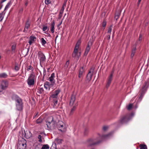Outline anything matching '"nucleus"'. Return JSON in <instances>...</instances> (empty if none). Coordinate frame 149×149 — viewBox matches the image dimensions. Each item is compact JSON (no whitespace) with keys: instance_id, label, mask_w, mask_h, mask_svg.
<instances>
[{"instance_id":"1","label":"nucleus","mask_w":149,"mask_h":149,"mask_svg":"<svg viewBox=\"0 0 149 149\" xmlns=\"http://www.w3.org/2000/svg\"><path fill=\"white\" fill-rule=\"evenodd\" d=\"M59 89H57L54 91L49 97V99L53 104L54 108H56L58 105V95L60 92Z\"/></svg>"},{"instance_id":"2","label":"nucleus","mask_w":149,"mask_h":149,"mask_svg":"<svg viewBox=\"0 0 149 149\" xmlns=\"http://www.w3.org/2000/svg\"><path fill=\"white\" fill-rule=\"evenodd\" d=\"M110 134L105 136H101L98 134V136L95 139H90L88 141V143L90 145H94L99 143L102 140V139L105 138L106 137L109 136Z\"/></svg>"},{"instance_id":"3","label":"nucleus","mask_w":149,"mask_h":149,"mask_svg":"<svg viewBox=\"0 0 149 149\" xmlns=\"http://www.w3.org/2000/svg\"><path fill=\"white\" fill-rule=\"evenodd\" d=\"M36 77L35 74L32 72L29 75L27 80L28 85L29 87L33 86L36 82Z\"/></svg>"},{"instance_id":"4","label":"nucleus","mask_w":149,"mask_h":149,"mask_svg":"<svg viewBox=\"0 0 149 149\" xmlns=\"http://www.w3.org/2000/svg\"><path fill=\"white\" fill-rule=\"evenodd\" d=\"M26 140L22 138L20 140H19L17 145V149H25L26 146Z\"/></svg>"},{"instance_id":"5","label":"nucleus","mask_w":149,"mask_h":149,"mask_svg":"<svg viewBox=\"0 0 149 149\" xmlns=\"http://www.w3.org/2000/svg\"><path fill=\"white\" fill-rule=\"evenodd\" d=\"M8 86V82L6 80H3L1 81V88L0 90V92L2 91L3 90L6 89Z\"/></svg>"},{"instance_id":"6","label":"nucleus","mask_w":149,"mask_h":149,"mask_svg":"<svg viewBox=\"0 0 149 149\" xmlns=\"http://www.w3.org/2000/svg\"><path fill=\"white\" fill-rule=\"evenodd\" d=\"M94 69V68H91L90 69L88 73L87 76V79L88 80V81H90L91 80L93 74V73Z\"/></svg>"},{"instance_id":"7","label":"nucleus","mask_w":149,"mask_h":149,"mask_svg":"<svg viewBox=\"0 0 149 149\" xmlns=\"http://www.w3.org/2000/svg\"><path fill=\"white\" fill-rule=\"evenodd\" d=\"M38 55L40 63H43L45 60L46 58L44 54L40 52L38 53Z\"/></svg>"},{"instance_id":"8","label":"nucleus","mask_w":149,"mask_h":149,"mask_svg":"<svg viewBox=\"0 0 149 149\" xmlns=\"http://www.w3.org/2000/svg\"><path fill=\"white\" fill-rule=\"evenodd\" d=\"M53 119V117L52 116H50L46 120V124L47 127L49 128H50V124L52 122Z\"/></svg>"},{"instance_id":"9","label":"nucleus","mask_w":149,"mask_h":149,"mask_svg":"<svg viewBox=\"0 0 149 149\" xmlns=\"http://www.w3.org/2000/svg\"><path fill=\"white\" fill-rule=\"evenodd\" d=\"M75 97L74 95L71 96L70 102V105L71 106H74L75 104L77 105V102H75Z\"/></svg>"},{"instance_id":"10","label":"nucleus","mask_w":149,"mask_h":149,"mask_svg":"<svg viewBox=\"0 0 149 149\" xmlns=\"http://www.w3.org/2000/svg\"><path fill=\"white\" fill-rule=\"evenodd\" d=\"M22 133L24 132V136L26 138L29 139L31 137L32 134L29 130H27L25 131L24 130H22Z\"/></svg>"},{"instance_id":"11","label":"nucleus","mask_w":149,"mask_h":149,"mask_svg":"<svg viewBox=\"0 0 149 149\" xmlns=\"http://www.w3.org/2000/svg\"><path fill=\"white\" fill-rule=\"evenodd\" d=\"M93 44L92 42L90 41L89 42L88 44V45L86 48L85 52H84V55L86 56L89 52L90 48L91 47L92 45Z\"/></svg>"},{"instance_id":"12","label":"nucleus","mask_w":149,"mask_h":149,"mask_svg":"<svg viewBox=\"0 0 149 149\" xmlns=\"http://www.w3.org/2000/svg\"><path fill=\"white\" fill-rule=\"evenodd\" d=\"M113 76V73H111L108 78L107 82V84L106 85V87L108 88L112 80V78Z\"/></svg>"},{"instance_id":"13","label":"nucleus","mask_w":149,"mask_h":149,"mask_svg":"<svg viewBox=\"0 0 149 149\" xmlns=\"http://www.w3.org/2000/svg\"><path fill=\"white\" fill-rule=\"evenodd\" d=\"M85 67L84 66L81 68L79 70V77L81 78L84 72L85 69Z\"/></svg>"},{"instance_id":"14","label":"nucleus","mask_w":149,"mask_h":149,"mask_svg":"<svg viewBox=\"0 0 149 149\" xmlns=\"http://www.w3.org/2000/svg\"><path fill=\"white\" fill-rule=\"evenodd\" d=\"M14 97L15 100L16 102V104L22 103V100L20 97L17 95H15Z\"/></svg>"},{"instance_id":"15","label":"nucleus","mask_w":149,"mask_h":149,"mask_svg":"<svg viewBox=\"0 0 149 149\" xmlns=\"http://www.w3.org/2000/svg\"><path fill=\"white\" fill-rule=\"evenodd\" d=\"M36 40V38L33 36H31L30 37V40L29 41V43L30 45H31Z\"/></svg>"},{"instance_id":"16","label":"nucleus","mask_w":149,"mask_h":149,"mask_svg":"<svg viewBox=\"0 0 149 149\" xmlns=\"http://www.w3.org/2000/svg\"><path fill=\"white\" fill-rule=\"evenodd\" d=\"M55 77V74L53 73L51 74V76L49 77V80L52 83H54L55 81L54 79Z\"/></svg>"},{"instance_id":"17","label":"nucleus","mask_w":149,"mask_h":149,"mask_svg":"<svg viewBox=\"0 0 149 149\" xmlns=\"http://www.w3.org/2000/svg\"><path fill=\"white\" fill-rule=\"evenodd\" d=\"M55 23L54 21H52L51 23V27L50 31L52 33H53L54 32V26H55Z\"/></svg>"},{"instance_id":"18","label":"nucleus","mask_w":149,"mask_h":149,"mask_svg":"<svg viewBox=\"0 0 149 149\" xmlns=\"http://www.w3.org/2000/svg\"><path fill=\"white\" fill-rule=\"evenodd\" d=\"M136 45L135 44L132 47V52L131 55V57H133L134 55L136 49Z\"/></svg>"},{"instance_id":"19","label":"nucleus","mask_w":149,"mask_h":149,"mask_svg":"<svg viewBox=\"0 0 149 149\" xmlns=\"http://www.w3.org/2000/svg\"><path fill=\"white\" fill-rule=\"evenodd\" d=\"M78 54V50L74 49L73 53L72 54V56L73 57L77 56V57H78L80 55V53H79V56L77 55Z\"/></svg>"},{"instance_id":"20","label":"nucleus","mask_w":149,"mask_h":149,"mask_svg":"<svg viewBox=\"0 0 149 149\" xmlns=\"http://www.w3.org/2000/svg\"><path fill=\"white\" fill-rule=\"evenodd\" d=\"M16 108L18 110H21L22 109V103L16 104Z\"/></svg>"},{"instance_id":"21","label":"nucleus","mask_w":149,"mask_h":149,"mask_svg":"<svg viewBox=\"0 0 149 149\" xmlns=\"http://www.w3.org/2000/svg\"><path fill=\"white\" fill-rule=\"evenodd\" d=\"M77 106V105H76L75 104L74 105V106H73V107L71 109L70 112L69 113V115H71L74 112V111L76 109V107Z\"/></svg>"},{"instance_id":"22","label":"nucleus","mask_w":149,"mask_h":149,"mask_svg":"<svg viewBox=\"0 0 149 149\" xmlns=\"http://www.w3.org/2000/svg\"><path fill=\"white\" fill-rule=\"evenodd\" d=\"M121 11L120 10L118 12H116L115 14V18L117 20L119 17L120 15Z\"/></svg>"},{"instance_id":"23","label":"nucleus","mask_w":149,"mask_h":149,"mask_svg":"<svg viewBox=\"0 0 149 149\" xmlns=\"http://www.w3.org/2000/svg\"><path fill=\"white\" fill-rule=\"evenodd\" d=\"M8 75L5 73H3L0 74V78H5L7 77Z\"/></svg>"},{"instance_id":"24","label":"nucleus","mask_w":149,"mask_h":149,"mask_svg":"<svg viewBox=\"0 0 149 149\" xmlns=\"http://www.w3.org/2000/svg\"><path fill=\"white\" fill-rule=\"evenodd\" d=\"M40 41L41 44L42 45L44 46L45 45L46 43L47 42L46 40L43 38H41L40 39Z\"/></svg>"},{"instance_id":"25","label":"nucleus","mask_w":149,"mask_h":149,"mask_svg":"<svg viewBox=\"0 0 149 149\" xmlns=\"http://www.w3.org/2000/svg\"><path fill=\"white\" fill-rule=\"evenodd\" d=\"M59 128L61 127V128L59 129V130L61 131L62 132H64L66 131V129L65 128H63V125L61 124L58 126Z\"/></svg>"},{"instance_id":"26","label":"nucleus","mask_w":149,"mask_h":149,"mask_svg":"<svg viewBox=\"0 0 149 149\" xmlns=\"http://www.w3.org/2000/svg\"><path fill=\"white\" fill-rule=\"evenodd\" d=\"M5 14L3 12H2L1 13H0V21H2L3 18Z\"/></svg>"},{"instance_id":"27","label":"nucleus","mask_w":149,"mask_h":149,"mask_svg":"<svg viewBox=\"0 0 149 149\" xmlns=\"http://www.w3.org/2000/svg\"><path fill=\"white\" fill-rule=\"evenodd\" d=\"M69 64V60L67 61L65 65L64 68L65 69H67L68 67Z\"/></svg>"},{"instance_id":"28","label":"nucleus","mask_w":149,"mask_h":149,"mask_svg":"<svg viewBox=\"0 0 149 149\" xmlns=\"http://www.w3.org/2000/svg\"><path fill=\"white\" fill-rule=\"evenodd\" d=\"M62 140L61 139H57L55 140V142L58 144L61 143H62Z\"/></svg>"},{"instance_id":"29","label":"nucleus","mask_w":149,"mask_h":149,"mask_svg":"<svg viewBox=\"0 0 149 149\" xmlns=\"http://www.w3.org/2000/svg\"><path fill=\"white\" fill-rule=\"evenodd\" d=\"M139 146L141 149H147V146L145 145L140 144Z\"/></svg>"},{"instance_id":"30","label":"nucleus","mask_w":149,"mask_h":149,"mask_svg":"<svg viewBox=\"0 0 149 149\" xmlns=\"http://www.w3.org/2000/svg\"><path fill=\"white\" fill-rule=\"evenodd\" d=\"M30 24H29L27 22L26 23L25 27L24 28V31H27V29H28V28L30 26Z\"/></svg>"},{"instance_id":"31","label":"nucleus","mask_w":149,"mask_h":149,"mask_svg":"<svg viewBox=\"0 0 149 149\" xmlns=\"http://www.w3.org/2000/svg\"><path fill=\"white\" fill-rule=\"evenodd\" d=\"M64 10V8L63 7H62L61 10L60 11V13L59 14V16L60 17H61L62 16V14L63 13Z\"/></svg>"},{"instance_id":"32","label":"nucleus","mask_w":149,"mask_h":149,"mask_svg":"<svg viewBox=\"0 0 149 149\" xmlns=\"http://www.w3.org/2000/svg\"><path fill=\"white\" fill-rule=\"evenodd\" d=\"M49 146L47 144L43 145L41 148V149H49Z\"/></svg>"},{"instance_id":"33","label":"nucleus","mask_w":149,"mask_h":149,"mask_svg":"<svg viewBox=\"0 0 149 149\" xmlns=\"http://www.w3.org/2000/svg\"><path fill=\"white\" fill-rule=\"evenodd\" d=\"M133 106V104H130L127 107V109L128 110H130L132 108Z\"/></svg>"},{"instance_id":"34","label":"nucleus","mask_w":149,"mask_h":149,"mask_svg":"<svg viewBox=\"0 0 149 149\" xmlns=\"http://www.w3.org/2000/svg\"><path fill=\"white\" fill-rule=\"evenodd\" d=\"M33 68L31 66H28L27 68V71H29V70H30L31 71H33Z\"/></svg>"},{"instance_id":"35","label":"nucleus","mask_w":149,"mask_h":149,"mask_svg":"<svg viewBox=\"0 0 149 149\" xmlns=\"http://www.w3.org/2000/svg\"><path fill=\"white\" fill-rule=\"evenodd\" d=\"M79 43H79L78 42L77 43V44L75 46L74 49L78 50V49L79 48Z\"/></svg>"},{"instance_id":"36","label":"nucleus","mask_w":149,"mask_h":149,"mask_svg":"<svg viewBox=\"0 0 149 149\" xmlns=\"http://www.w3.org/2000/svg\"><path fill=\"white\" fill-rule=\"evenodd\" d=\"M36 122L37 123H40L42 122V119L41 118H39L37 120Z\"/></svg>"},{"instance_id":"37","label":"nucleus","mask_w":149,"mask_h":149,"mask_svg":"<svg viewBox=\"0 0 149 149\" xmlns=\"http://www.w3.org/2000/svg\"><path fill=\"white\" fill-rule=\"evenodd\" d=\"M111 31H112L111 27V26H110L108 29L107 33H109L110 34H111Z\"/></svg>"},{"instance_id":"38","label":"nucleus","mask_w":149,"mask_h":149,"mask_svg":"<svg viewBox=\"0 0 149 149\" xmlns=\"http://www.w3.org/2000/svg\"><path fill=\"white\" fill-rule=\"evenodd\" d=\"M16 48V45L15 44H13L12 45L11 47V49L12 51H14L15 50Z\"/></svg>"},{"instance_id":"39","label":"nucleus","mask_w":149,"mask_h":149,"mask_svg":"<svg viewBox=\"0 0 149 149\" xmlns=\"http://www.w3.org/2000/svg\"><path fill=\"white\" fill-rule=\"evenodd\" d=\"M47 26H43L42 28V30L43 31H46L47 29Z\"/></svg>"},{"instance_id":"40","label":"nucleus","mask_w":149,"mask_h":149,"mask_svg":"<svg viewBox=\"0 0 149 149\" xmlns=\"http://www.w3.org/2000/svg\"><path fill=\"white\" fill-rule=\"evenodd\" d=\"M45 3L46 4H48L49 3H50L51 1L50 0H45Z\"/></svg>"},{"instance_id":"41","label":"nucleus","mask_w":149,"mask_h":149,"mask_svg":"<svg viewBox=\"0 0 149 149\" xmlns=\"http://www.w3.org/2000/svg\"><path fill=\"white\" fill-rule=\"evenodd\" d=\"M106 24V22L105 21H104L102 23V26L103 27H105Z\"/></svg>"},{"instance_id":"42","label":"nucleus","mask_w":149,"mask_h":149,"mask_svg":"<svg viewBox=\"0 0 149 149\" xmlns=\"http://www.w3.org/2000/svg\"><path fill=\"white\" fill-rule=\"evenodd\" d=\"M41 136L40 135H39L38 136V138L39 139V141L40 142H41L42 141L41 139Z\"/></svg>"},{"instance_id":"43","label":"nucleus","mask_w":149,"mask_h":149,"mask_svg":"<svg viewBox=\"0 0 149 149\" xmlns=\"http://www.w3.org/2000/svg\"><path fill=\"white\" fill-rule=\"evenodd\" d=\"M53 147L54 148V149H56V145L55 144H53L52 146L51 147V149H52Z\"/></svg>"},{"instance_id":"44","label":"nucleus","mask_w":149,"mask_h":149,"mask_svg":"<svg viewBox=\"0 0 149 149\" xmlns=\"http://www.w3.org/2000/svg\"><path fill=\"white\" fill-rule=\"evenodd\" d=\"M19 69V68L18 66H16L15 67V69L16 71H18Z\"/></svg>"},{"instance_id":"45","label":"nucleus","mask_w":149,"mask_h":149,"mask_svg":"<svg viewBox=\"0 0 149 149\" xmlns=\"http://www.w3.org/2000/svg\"><path fill=\"white\" fill-rule=\"evenodd\" d=\"M44 87L47 90V89L49 90V86H48L47 85V86H46L45 85V84L44 85Z\"/></svg>"},{"instance_id":"46","label":"nucleus","mask_w":149,"mask_h":149,"mask_svg":"<svg viewBox=\"0 0 149 149\" xmlns=\"http://www.w3.org/2000/svg\"><path fill=\"white\" fill-rule=\"evenodd\" d=\"M108 127L105 126L103 127V129L104 130H106L108 129Z\"/></svg>"},{"instance_id":"47","label":"nucleus","mask_w":149,"mask_h":149,"mask_svg":"<svg viewBox=\"0 0 149 149\" xmlns=\"http://www.w3.org/2000/svg\"><path fill=\"white\" fill-rule=\"evenodd\" d=\"M10 5V4L9 3H8V4L5 7V9L8 8L9 6Z\"/></svg>"},{"instance_id":"48","label":"nucleus","mask_w":149,"mask_h":149,"mask_svg":"<svg viewBox=\"0 0 149 149\" xmlns=\"http://www.w3.org/2000/svg\"><path fill=\"white\" fill-rule=\"evenodd\" d=\"M45 86H46L47 85L48 86H49V83L48 82H45Z\"/></svg>"},{"instance_id":"49","label":"nucleus","mask_w":149,"mask_h":149,"mask_svg":"<svg viewBox=\"0 0 149 149\" xmlns=\"http://www.w3.org/2000/svg\"><path fill=\"white\" fill-rule=\"evenodd\" d=\"M66 2H65L63 4V6L62 7H63V8H64V7L65 6H66Z\"/></svg>"},{"instance_id":"50","label":"nucleus","mask_w":149,"mask_h":149,"mask_svg":"<svg viewBox=\"0 0 149 149\" xmlns=\"http://www.w3.org/2000/svg\"><path fill=\"white\" fill-rule=\"evenodd\" d=\"M110 35H109L107 36V38L108 40H109L110 38Z\"/></svg>"},{"instance_id":"51","label":"nucleus","mask_w":149,"mask_h":149,"mask_svg":"<svg viewBox=\"0 0 149 149\" xmlns=\"http://www.w3.org/2000/svg\"><path fill=\"white\" fill-rule=\"evenodd\" d=\"M142 36L141 35H140L139 40H141Z\"/></svg>"},{"instance_id":"52","label":"nucleus","mask_w":149,"mask_h":149,"mask_svg":"<svg viewBox=\"0 0 149 149\" xmlns=\"http://www.w3.org/2000/svg\"><path fill=\"white\" fill-rule=\"evenodd\" d=\"M141 1V0H138V5H139V4H140Z\"/></svg>"},{"instance_id":"53","label":"nucleus","mask_w":149,"mask_h":149,"mask_svg":"<svg viewBox=\"0 0 149 149\" xmlns=\"http://www.w3.org/2000/svg\"><path fill=\"white\" fill-rule=\"evenodd\" d=\"M127 119L126 118L124 117L123 118V120H125Z\"/></svg>"},{"instance_id":"54","label":"nucleus","mask_w":149,"mask_h":149,"mask_svg":"<svg viewBox=\"0 0 149 149\" xmlns=\"http://www.w3.org/2000/svg\"><path fill=\"white\" fill-rule=\"evenodd\" d=\"M6 0H2V2H4L5 1H6Z\"/></svg>"},{"instance_id":"55","label":"nucleus","mask_w":149,"mask_h":149,"mask_svg":"<svg viewBox=\"0 0 149 149\" xmlns=\"http://www.w3.org/2000/svg\"><path fill=\"white\" fill-rule=\"evenodd\" d=\"M2 7V6L0 4V10L1 9Z\"/></svg>"},{"instance_id":"56","label":"nucleus","mask_w":149,"mask_h":149,"mask_svg":"<svg viewBox=\"0 0 149 149\" xmlns=\"http://www.w3.org/2000/svg\"><path fill=\"white\" fill-rule=\"evenodd\" d=\"M61 23H62V22H61V23L60 24H59V25L60 26V25H61Z\"/></svg>"},{"instance_id":"57","label":"nucleus","mask_w":149,"mask_h":149,"mask_svg":"<svg viewBox=\"0 0 149 149\" xmlns=\"http://www.w3.org/2000/svg\"><path fill=\"white\" fill-rule=\"evenodd\" d=\"M58 37V36H56V38Z\"/></svg>"},{"instance_id":"58","label":"nucleus","mask_w":149,"mask_h":149,"mask_svg":"<svg viewBox=\"0 0 149 149\" xmlns=\"http://www.w3.org/2000/svg\"><path fill=\"white\" fill-rule=\"evenodd\" d=\"M137 107H136V108Z\"/></svg>"}]
</instances>
